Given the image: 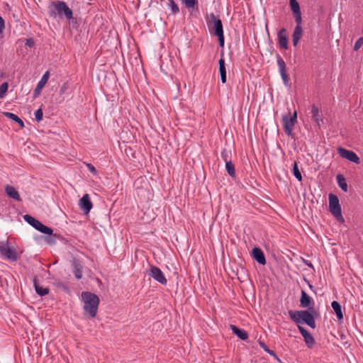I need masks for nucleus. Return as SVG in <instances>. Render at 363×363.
I'll list each match as a JSON object with an SVG mask.
<instances>
[{
  "label": "nucleus",
  "instance_id": "1",
  "mask_svg": "<svg viewBox=\"0 0 363 363\" xmlns=\"http://www.w3.org/2000/svg\"><path fill=\"white\" fill-rule=\"evenodd\" d=\"M315 311L313 308L303 311H289V315L291 319L297 324L306 323L311 328H315L316 324L313 313Z\"/></svg>",
  "mask_w": 363,
  "mask_h": 363
},
{
  "label": "nucleus",
  "instance_id": "2",
  "mask_svg": "<svg viewBox=\"0 0 363 363\" xmlns=\"http://www.w3.org/2000/svg\"><path fill=\"white\" fill-rule=\"evenodd\" d=\"M82 298L84 302V311L91 318H94L96 315L99 304V297L91 292L84 291L82 293Z\"/></svg>",
  "mask_w": 363,
  "mask_h": 363
},
{
  "label": "nucleus",
  "instance_id": "3",
  "mask_svg": "<svg viewBox=\"0 0 363 363\" xmlns=\"http://www.w3.org/2000/svg\"><path fill=\"white\" fill-rule=\"evenodd\" d=\"M50 15L56 17L57 15L62 16L64 15L67 20L73 18L72 11L69 8L65 2L62 1H53L50 6Z\"/></svg>",
  "mask_w": 363,
  "mask_h": 363
},
{
  "label": "nucleus",
  "instance_id": "4",
  "mask_svg": "<svg viewBox=\"0 0 363 363\" xmlns=\"http://www.w3.org/2000/svg\"><path fill=\"white\" fill-rule=\"evenodd\" d=\"M328 199L330 213L337 219V220L343 223L345 219L342 215V210L338 197L333 194H330Z\"/></svg>",
  "mask_w": 363,
  "mask_h": 363
},
{
  "label": "nucleus",
  "instance_id": "5",
  "mask_svg": "<svg viewBox=\"0 0 363 363\" xmlns=\"http://www.w3.org/2000/svg\"><path fill=\"white\" fill-rule=\"evenodd\" d=\"M0 253L4 257L11 261L18 259V252L16 248L11 246L7 241L0 242Z\"/></svg>",
  "mask_w": 363,
  "mask_h": 363
},
{
  "label": "nucleus",
  "instance_id": "6",
  "mask_svg": "<svg viewBox=\"0 0 363 363\" xmlns=\"http://www.w3.org/2000/svg\"><path fill=\"white\" fill-rule=\"evenodd\" d=\"M209 31L215 35L223 33V24L221 21L216 16L215 14L211 13L209 18L207 20Z\"/></svg>",
  "mask_w": 363,
  "mask_h": 363
},
{
  "label": "nucleus",
  "instance_id": "7",
  "mask_svg": "<svg viewBox=\"0 0 363 363\" xmlns=\"http://www.w3.org/2000/svg\"><path fill=\"white\" fill-rule=\"evenodd\" d=\"M23 218L27 223H28L35 229L38 230L40 233L47 235H51L52 233V230L50 228L45 225L40 221L38 220L33 216L26 214L23 216Z\"/></svg>",
  "mask_w": 363,
  "mask_h": 363
},
{
  "label": "nucleus",
  "instance_id": "8",
  "mask_svg": "<svg viewBox=\"0 0 363 363\" xmlns=\"http://www.w3.org/2000/svg\"><path fill=\"white\" fill-rule=\"evenodd\" d=\"M337 152L340 155V156L342 157V158L347 159L349 161L352 162L355 164L360 163L359 157L352 150H349L343 147H339L337 149Z\"/></svg>",
  "mask_w": 363,
  "mask_h": 363
},
{
  "label": "nucleus",
  "instance_id": "9",
  "mask_svg": "<svg viewBox=\"0 0 363 363\" xmlns=\"http://www.w3.org/2000/svg\"><path fill=\"white\" fill-rule=\"evenodd\" d=\"M149 275H150L155 281L162 285H166L167 283V280L165 278L164 273L157 267L151 266Z\"/></svg>",
  "mask_w": 363,
  "mask_h": 363
},
{
  "label": "nucleus",
  "instance_id": "10",
  "mask_svg": "<svg viewBox=\"0 0 363 363\" xmlns=\"http://www.w3.org/2000/svg\"><path fill=\"white\" fill-rule=\"evenodd\" d=\"M277 62L279 67V71L283 80L284 84L285 86H288L289 84V77L286 73V63L283 58L279 55H277Z\"/></svg>",
  "mask_w": 363,
  "mask_h": 363
},
{
  "label": "nucleus",
  "instance_id": "11",
  "mask_svg": "<svg viewBox=\"0 0 363 363\" xmlns=\"http://www.w3.org/2000/svg\"><path fill=\"white\" fill-rule=\"evenodd\" d=\"M79 206L85 214L89 213L93 205L88 194H84L79 200Z\"/></svg>",
  "mask_w": 363,
  "mask_h": 363
},
{
  "label": "nucleus",
  "instance_id": "12",
  "mask_svg": "<svg viewBox=\"0 0 363 363\" xmlns=\"http://www.w3.org/2000/svg\"><path fill=\"white\" fill-rule=\"evenodd\" d=\"M282 121L285 133L289 136L292 135L294 126L296 122L291 119L289 115L284 116Z\"/></svg>",
  "mask_w": 363,
  "mask_h": 363
},
{
  "label": "nucleus",
  "instance_id": "13",
  "mask_svg": "<svg viewBox=\"0 0 363 363\" xmlns=\"http://www.w3.org/2000/svg\"><path fill=\"white\" fill-rule=\"evenodd\" d=\"M298 329L302 336L304 338V341L308 346V347L311 348L315 344V341L313 335L308 332L303 327L298 325Z\"/></svg>",
  "mask_w": 363,
  "mask_h": 363
},
{
  "label": "nucleus",
  "instance_id": "14",
  "mask_svg": "<svg viewBox=\"0 0 363 363\" xmlns=\"http://www.w3.org/2000/svg\"><path fill=\"white\" fill-rule=\"evenodd\" d=\"M278 43L281 48L287 50L288 49V38L286 35V30L283 28L279 30L277 34Z\"/></svg>",
  "mask_w": 363,
  "mask_h": 363
},
{
  "label": "nucleus",
  "instance_id": "15",
  "mask_svg": "<svg viewBox=\"0 0 363 363\" xmlns=\"http://www.w3.org/2000/svg\"><path fill=\"white\" fill-rule=\"evenodd\" d=\"M252 257L260 264H266V259L263 251L259 247H254L252 250Z\"/></svg>",
  "mask_w": 363,
  "mask_h": 363
},
{
  "label": "nucleus",
  "instance_id": "16",
  "mask_svg": "<svg viewBox=\"0 0 363 363\" xmlns=\"http://www.w3.org/2000/svg\"><path fill=\"white\" fill-rule=\"evenodd\" d=\"M301 306L303 308H308L309 309H311L313 308L311 306V305H313V301L311 299V298L307 294V293L305 291H301Z\"/></svg>",
  "mask_w": 363,
  "mask_h": 363
},
{
  "label": "nucleus",
  "instance_id": "17",
  "mask_svg": "<svg viewBox=\"0 0 363 363\" xmlns=\"http://www.w3.org/2000/svg\"><path fill=\"white\" fill-rule=\"evenodd\" d=\"M50 77L49 71H47L44 73L40 80L38 82L35 89V94H39L42 90V89L45 86Z\"/></svg>",
  "mask_w": 363,
  "mask_h": 363
},
{
  "label": "nucleus",
  "instance_id": "18",
  "mask_svg": "<svg viewBox=\"0 0 363 363\" xmlns=\"http://www.w3.org/2000/svg\"><path fill=\"white\" fill-rule=\"evenodd\" d=\"M302 35H303L302 27L299 26H296V27L294 28V32H293V35H292V41H293L294 46H296L298 44L301 38H302Z\"/></svg>",
  "mask_w": 363,
  "mask_h": 363
},
{
  "label": "nucleus",
  "instance_id": "19",
  "mask_svg": "<svg viewBox=\"0 0 363 363\" xmlns=\"http://www.w3.org/2000/svg\"><path fill=\"white\" fill-rule=\"evenodd\" d=\"M219 64V72L220 75V79L222 83L225 84L226 82V68H225V60L223 58V56L222 55L220 59L218 61Z\"/></svg>",
  "mask_w": 363,
  "mask_h": 363
},
{
  "label": "nucleus",
  "instance_id": "20",
  "mask_svg": "<svg viewBox=\"0 0 363 363\" xmlns=\"http://www.w3.org/2000/svg\"><path fill=\"white\" fill-rule=\"evenodd\" d=\"M73 274L77 279H81L82 277V265L80 262L74 260L72 263Z\"/></svg>",
  "mask_w": 363,
  "mask_h": 363
},
{
  "label": "nucleus",
  "instance_id": "21",
  "mask_svg": "<svg viewBox=\"0 0 363 363\" xmlns=\"http://www.w3.org/2000/svg\"><path fill=\"white\" fill-rule=\"evenodd\" d=\"M5 191L10 198L16 201H21L19 194L14 187L6 185L5 187Z\"/></svg>",
  "mask_w": 363,
  "mask_h": 363
},
{
  "label": "nucleus",
  "instance_id": "22",
  "mask_svg": "<svg viewBox=\"0 0 363 363\" xmlns=\"http://www.w3.org/2000/svg\"><path fill=\"white\" fill-rule=\"evenodd\" d=\"M231 330L234 334H235L240 339L246 340L248 338L247 333L242 329L238 328L237 326L231 325Z\"/></svg>",
  "mask_w": 363,
  "mask_h": 363
},
{
  "label": "nucleus",
  "instance_id": "23",
  "mask_svg": "<svg viewBox=\"0 0 363 363\" xmlns=\"http://www.w3.org/2000/svg\"><path fill=\"white\" fill-rule=\"evenodd\" d=\"M336 181H337V183L339 187L343 191L347 192L348 191V186H347L346 179L342 174H338L336 176Z\"/></svg>",
  "mask_w": 363,
  "mask_h": 363
},
{
  "label": "nucleus",
  "instance_id": "24",
  "mask_svg": "<svg viewBox=\"0 0 363 363\" xmlns=\"http://www.w3.org/2000/svg\"><path fill=\"white\" fill-rule=\"evenodd\" d=\"M312 118L318 126H320L323 119L319 113V110L317 106L313 105L311 108Z\"/></svg>",
  "mask_w": 363,
  "mask_h": 363
},
{
  "label": "nucleus",
  "instance_id": "25",
  "mask_svg": "<svg viewBox=\"0 0 363 363\" xmlns=\"http://www.w3.org/2000/svg\"><path fill=\"white\" fill-rule=\"evenodd\" d=\"M331 306L336 314V316L339 320L343 319V313L342 312V308L340 303L336 301H333L331 303Z\"/></svg>",
  "mask_w": 363,
  "mask_h": 363
},
{
  "label": "nucleus",
  "instance_id": "26",
  "mask_svg": "<svg viewBox=\"0 0 363 363\" xmlns=\"http://www.w3.org/2000/svg\"><path fill=\"white\" fill-rule=\"evenodd\" d=\"M34 287H35V292L40 296H45L47 294H48L49 293V289L48 288H43L42 286H40L36 279L34 280Z\"/></svg>",
  "mask_w": 363,
  "mask_h": 363
},
{
  "label": "nucleus",
  "instance_id": "27",
  "mask_svg": "<svg viewBox=\"0 0 363 363\" xmlns=\"http://www.w3.org/2000/svg\"><path fill=\"white\" fill-rule=\"evenodd\" d=\"M4 115L9 119L16 122L21 127H24L23 121L16 114L10 112H5Z\"/></svg>",
  "mask_w": 363,
  "mask_h": 363
},
{
  "label": "nucleus",
  "instance_id": "28",
  "mask_svg": "<svg viewBox=\"0 0 363 363\" xmlns=\"http://www.w3.org/2000/svg\"><path fill=\"white\" fill-rule=\"evenodd\" d=\"M225 168H226V171L228 172V174L230 177H235V165L233 164L232 161L228 162L225 163Z\"/></svg>",
  "mask_w": 363,
  "mask_h": 363
},
{
  "label": "nucleus",
  "instance_id": "29",
  "mask_svg": "<svg viewBox=\"0 0 363 363\" xmlns=\"http://www.w3.org/2000/svg\"><path fill=\"white\" fill-rule=\"evenodd\" d=\"M293 174L298 179V181H299V182L302 181V176L298 169V164H297L296 162H294V165H293Z\"/></svg>",
  "mask_w": 363,
  "mask_h": 363
},
{
  "label": "nucleus",
  "instance_id": "30",
  "mask_svg": "<svg viewBox=\"0 0 363 363\" xmlns=\"http://www.w3.org/2000/svg\"><path fill=\"white\" fill-rule=\"evenodd\" d=\"M291 9L294 13L301 12L300 6L296 0H289Z\"/></svg>",
  "mask_w": 363,
  "mask_h": 363
},
{
  "label": "nucleus",
  "instance_id": "31",
  "mask_svg": "<svg viewBox=\"0 0 363 363\" xmlns=\"http://www.w3.org/2000/svg\"><path fill=\"white\" fill-rule=\"evenodd\" d=\"M169 6L172 10V13L173 14H177L179 12V9L178 5L175 3L174 0H168Z\"/></svg>",
  "mask_w": 363,
  "mask_h": 363
},
{
  "label": "nucleus",
  "instance_id": "32",
  "mask_svg": "<svg viewBox=\"0 0 363 363\" xmlns=\"http://www.w3.org/2000/svg\"><path fill=\"white\" fill-rule=\"evenodd\" d=\"M8 88H9V84L7 82H4L0 86V99H3L5 96L7 92Z\"/></svg>",
  "mask_w": 363,
  "mask_h": 363
},
{
  "label": "nucleus",
  "instance_id": "33",
  "mask_svg": "<svg viewBox=\"0 0 363 363\" xmlns=\"http://www.w3.org/2000/svg\"><path fill=\"white\" fill-rule=\"evenodd\" d=\"M188 9L194 8L197 4V0H181Z\"/></svg>",
  "mask_w": 363,
  "mask_h": 363
},
{
  "label": "nucleus",
  "instance_id": "34",
  "mask_svg": "<svg viewBox=\"0 0 363 363\" xmlns=\"http://www.w3.org/2000/svg\"><path fill=\"white\" fill-rule=\"evenodd\" d=\"M230 151H228L227 150H223L221 152L220 156L225 163L231 161L230 160Z\"/></svg>",
  "mask_w": 363,
  "mask_h": 363
},
{
  "label": "nucleus",
  "instance_id": "35",
  "mask_svg": "<svg viewBox=\"0 0 363 363\" xmlns=\"http://www.w3.org/2000/svg\"><path fill=\"white\" fill-rule=\"evenodd\" d=\"M34 115H35V118L37 122L41 121L43 118V112L42 108H38V110H36L35 111Z\"/></svg>",
  "mask_w": 363,
  "mask_h": 363
},
{
  "label": "nucleus",
  "instance_id": "36",
  "mask_svg": "<svg viewBox=\"0 0 363 363\" xmlns=\"http://www.w3.org/2000/svg\"><path fill=\"white\" fill-rule=\"evenodd\" d=\"M294 16L295 18V21L296 23V26H301L302 18H301V12L294 13Z\"/></svg>",
  "mask_w": 363,
  "mask_h": 363
},
{
  "label": "nucleus",
  "instance_id": "37",
  "mask_svg": "<svg viewBox=\"0 0 363 363\" xmlns=\"http://www.w3.org/2000/svg\"><path fill=\"white\" fill-rule=\"evenodd\" d=\"M69 89V83L68 82H65L60 87V94H65L67 91Z\"/></svg>",
  "mask_w": 363,
  "mask_h": 363
},
{
  "label": "nucleus",
  "instance_id": "38",
  "mask_svg": "<svg viewBox=\"0 0 363 363\" xmlns=\"http://www.w3.org/2000/svg\"><path fill=\"white\" fill-rule=\"evenodd\" d=\"M363 45V37H360L354 43V50H358Z\"/></svg>",
  "mask_w": 363,
  "mask_h": 363
},
{
  "label": "nucleus",
  "instance_id": "39",
  "mask_svg": "<svg viewBox=\"0 0 363 363\" xmlns=\"http://www.w3.org/2000/svg\"><path fill=\"white\" fill-rule=\"evenodd\" d=\"M218 38V41H219V45L220 47H223L224 46V34L222 33V34H220L218 35H216Z\"/></svg>",
  "mask_w": 363,
  "mask_h": 363
},
{
  "label": "nucleus",
  "instance_id": "40",
  "mask_svg": "<svg viewBox=\"0 0 363 363\" xmlns=\"http://www.w3.org/2000/svg\"><path fill=\"white\" fill-rule=\"evenodd\" d=\"M86 167L92 174H96L97 173L96 168L91 164L87 163Z\"/></svg>",
  "mask_w": 363,
  "mask_h": 363
},
{
  "label": "nucleus",
  "instance_id": "41",
  "mask_svg": "<svg viewBox=\"0 0 363 363\" xmlns=\"http://www.w3.org/2000/svg\"><path fill=\"white\" fill-rule=\"evenodd\" d=\"M5 28L4 20L0 16V33H1Z\"/></svg>",
  "mask_w": 363,
  "mask_h": 363
},
{
  "label": "nucleus",
  "instance_id": "42",
  "mask_svg": "<svg viewBox=\"0 0 363 363\" xmlns=\"http://www.w3.org/2000/svg\"><path fill=\"white\" fill-rule=\"evenodd\" d=\"M260 345L261 347L265 350L267 351L269 354H272V355H274L275 356V354L273 351H271L269 350V349H267V346L264 344V343H262L260 342Z\"/></svg>",
  "mask_w": 363,
  "mask_h": 363
},
{
  "label": "nucleus",
  "instance_id": "43",
  "mask_svg": "<svg viewBox=\"0 0 363 363\" xmlns=\"http://www.w3.org/2000/svg\"><path fill=\"white\" fill-rule=\"evenodd\" d=\"M26 45L30 48L33 47L34 45L33 40L31 39L26 40Z\"/></svg>",
  "mask_w": 363,
  "mask_h": 363
},
{
  "label": "nucleus",
  "instance_id": "44",
  "mask_svg": "<svg viewBox=\"0 0 363 363\" xmlns=\"http://www.w3.org/2000/svg\"><path fill=\"white\" fill-rule=\"evenodd\" d=\"M289 118L294 121L295 122L297 121V112L294 111L292 116H289Z\"/></svg>",
  "mask_w": 363,
  "mask_h": 363
},
{
  "label": "nucleus",
  "instance_id": "45",
  "mask_svg": "<svg viewBox=\"0 0 363 363\" xmlns=\"http://www.w3.org/2000/svg\"><path fill=\"white\" fill-rule=\"evenodd\" d=\"M307 265H308V267H313V265H312V264H311V263H310V264H307Z\"/></svg>",
  "mask_w": 363,
  "mask_h": 363
}]
</instances>
